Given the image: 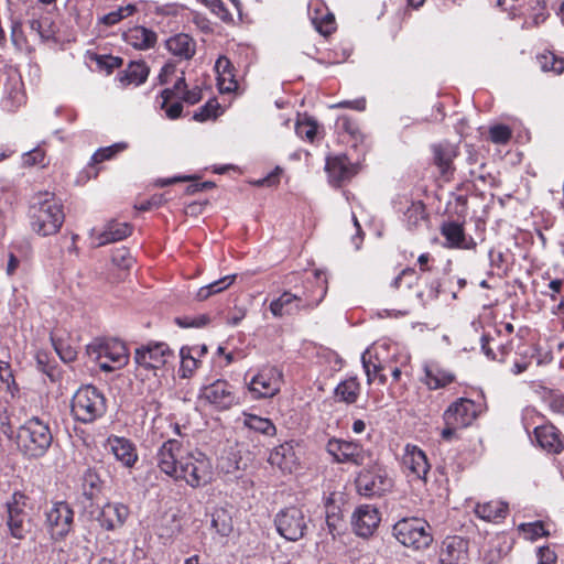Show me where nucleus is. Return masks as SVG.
I'll return each instance as SVG.
<instances>
[{
	"label": "nucleus",
	"instance_id": "nucleus-49",
	"mask_svg": "<svg viewBox=\"0 0 564 564\" xmlns=\"http://www.w3.org/2000/svg\"><path fill=\"white\" fill-rule=\"evenodd\" d=\"M51 340L55 351L64 362H70L76 359L77 351L73 347L65 344L62 339L51 337Z\"/></svg>",
	"mask_w": 564,
	"mask_h": 564
},
{
	"label": "nucleus",
	"instance_id": "nucleus-1",
	"mask_svg": "<svg viewBox=\"0 0 564 564\" xmlns=\"http://www.w3.org/2000/svg\"><path fill=\"white\" fill-rule=\"evenodd\" d=\"M29 215L32 230L43 237L58 232L65 218L62 204L47 192L33 198Z\"/></svg>",
	"mask_w": 564,
	"mask_h": 564
},
{
	"label": "nucleus",
	"instance_id": "nucleus-29",
	"mask_svg": "<svg viewBox=\"0 0 564 564\" xmlns=\"http://www.w3.org/2000/svg\"><path fill=\"white\" fill-rule=\"evenodd\" d=\"M166 48L172 55L188 61L196 53V42L189 35L180 33L166 41Z\"/></svg>",
	"mask_w": 564,
	"mask_h": 564
},
{
	"label": "nucleus",
	"instance_id": "nucleus-55",
	"mask_svg": "<svg viewBox=\"0 0 564 564\" xmlns=\"http://www.w3.org/2000/svg\"><path fill=\"white\" fill-rule=\"evenodd\" d=\"M416 279L417 276L415 270L411 268H405L392 280L391 288L399 290L401 289L403 282H405L406 288H411L412 283Z\"/></svg>",
	"mask_w": 564,
	"mask_h": 564
},
{
	"label": "nucleus",
	"instance_id": "nucleus-9",
	"mask_svg": "<svg viewBox=\"0 0 564 564\" xmlns=\"http://www.w3.org/2000/svg\"><path fill=\"white\" fill-rule=\"evenodd\" d=\"M26 496L14 492L12 501L8 502V528L13 538L22 540L31 532L32 523L29 512L25 510Z\"/></svg>",
	"mask_w": 564,
	"mask_h": 564
},
{
	"label": "nucleus",
	"instance_id": "nucleus-62",
	"mask_svg": "<svg viewBox=\"0 0 564 564\" xmlns=\"http://www.w3.org/2000/svg\"><path fill=\"white\" fill-rule=\"evenodd\" d=\"M335 19L333 15H327L321 22L316 23L317 31L323 35H328L333 32Z\"/></svg>",
	"mask_w": 564,
	"mask_h": 564
},
{
	"label": "nucleus",
	"instance_id": "nucleus-27",
	"mask_svg": "<svg viewBox=\"0 0 564 564\" xmlns=\"http://www.w3.org/2000/svg\"><path fill=\"white\" fill-rule=\"evenodd\" d=\"M217 72V86L221 94L234 93L238 89L239 84L234 74V65L226 56H219L215 64Z\"/></svg>",
	"mask_w": 564,
	"mask_h": 564
},
{
	"label": "nucleus",
	"instance_id": "nucleus-23",
	"mask_svg": "<svg viewBox=\"0 0 564 564\" xmlns=\"http://www.w3.org/2000/svg\"><path fill=\"white\" fill-rule=\"evenodd\" d=\"M403 465L410 471V475L417 479H425L430 464L425 453L416 445L408 444L404 448Z\"/></svg>",
	"mask_w": 564,
	"mask_h": 564
},
{
	"label": "nucleus",
	"instance_id": "nucleus-61",
	"mask_svg": "<svg viewBox=\"0 0 564 564\" xmlns=\"http://www.w3.org/2000/svg\"><path fill=\"white\" fill-rule=\"evenodd\" d=\"M44 151L41 149H34L24 155V163L29 165H43L44 166Z\"/></svg>",
	"mask_w": 564,
	"mask_h": 564
},
{
	"label": "nucleus",
	"instance_id": "nucleus-43",
	"mask_svg": "<svg viewBox=\"0 0 564 564\" xmlns=\"http://www.w3.org/2000/svg\"><path fill=\"white\" fill-rule=\"evenodd\" d=\"M135 10L137 9L134 4L119 7L118 9L99 18V22L107 26H112L119 23L121 20L132 15L135 12Z\"/></svg>",
	"mask_w": 564,
	"mask_h": 564
},
{
	"label": "nucleus",
	"instance_id": "nucleus-28",
	"mask_svg": "<svg viewBox=\"0 0 564 564\" xmlns=\"http://www.w3.org/2000/svg\"><path fill=\"white\" fill-rule=\"evenodd\" d=\"M129 516L128 508L122 503H107L102 507L98 521L106 530H115L123 525Z\"/></svg>",
	"mask_w": 564,
	"mask_h": 564
},
{
	"label": "nucleus",
	"instance_id": "nucleus-24",
	"mask_svg": "<svg viewBox=\"0 0 564 564\" xmlns=\"http://www.w3.org/2000/svg\"><path fill=\"white\" fill-rule=\"evenodd\" d=\"M536 444L544 451L558 454L564 449V442L560 431L553 424H543L534 429Z\"/></svg>",
	"mask_w": 564,
	"mask_h": 564
},
{
	"label": "nucleus",
	"instance_id": "nucleus-41",
	"mask_svg": "<svg viewBox=\"0 0 564 564\" xmlns=\"http://www.w3.org/2000/svg\"><path fill=\"white\" fill-rule=\"evenodd\" d=\"M29 26L32 31H34L41 40L50 41L55 40L56 30L54 28V23L50 21L47 18L43 19H32L29 21Z\"/></svg>",
	"mask_w": 564,
	"mask_h": 564
},
{
	"label": "nucleus",
	"instance_id": "nucleus-20",
	"mask_svg": "<svg viewBox=\"0 0 564 564\" xmlns=\"http://www.w3.org/2000/svg\"><path fill=\"white\" fill-rule=\"evenodd\" d=\"M106 448H108L116 459L127 468H131L138 460L135 445L126 437L111 435L107 438Z\"/></svg>",
	"mask_w": 564,
	"mask_h": 564
},
{
	"label": "nucleus",
	"instance_id": "nucleus-10",
	"mask_svg": "<svg viewBox=\"0 0 564 564\" xmlns=\"http://www.w3.org/2000/svg\"><path fill=\"white\" fill-rule=\"evenodd\" d=\"M74 511L65 501H58L45 512V527L54 540L64 539L72 530Z\"/></svg>",
	"mask_w": 564,
	"mask_h": 564
},
{
	"label": "nucleus",
	"instance_id": "nucleus-46",
	"mask_svg": "<svg viewBox=\"0 0 564 564\" xmlns=\"http://www.w3.org/2000/svg\"><path fill=\"white\" fill-rule=\"evenodd\" d=\"M35 361L37 369L45 373L52 382L58 379L59 371L56 366L50 362L48 355L45 351H37L35 355Z\"/></svg>",
	"mask_w": 564,
	"mask_h": 564
},
{
	"label": "nucleus",
	"instance_id": "nucleus-53",
	"mask_svg": "<svg viewBox=\"0 0 564 564\" xmlns=\"http://www.w3.org/2000/svg\"><path fill=\"white\" fill-rule=\"evenodd\" d=\"M111 259L112 262L121 269H129L134 262L133 257L126 247L115 249Z\"/></svg>",
	"mask_w": 564,
	"mask_h": 564
},
{
	"label": "nucleus",
	"instance_id": "nucleus-48",
	"mask_svg": "<svg viewBox=\"0 0 564 564\" xmlns=\"http://www.w3.org/2000/svg\"><path fill=\"white\" fill-rule=\"evenodd\" d=\"M295 132L300 138L313 142L317 133V123L312 119L297 121Z\"/></svg>",
	"mask_w": 564,
	"mask_h": 564
},
{
	"label": "nucleus",
	"instance_id": "nucleus-31",
	"mask_svg": "<svg viewBox=\"0 0 564 564\" xmlns=\"http://www.w3.org/2000/svg\"><path fill=\"white\" fill-rule=\"evenodd\" d=\"M424 379L423 382L431 390H436L446 387L452 383L455 379L454 375L444 370L436 362H429L424 366Z\"/></svg>",
	"mask_w": 564,
	"mask_h": 564
},
{
	"label": "nucleus",
	"instance_id": "nucleus-30",
	"mask_svg": "<svg viewBox=\"0 0 564 564\" xmlns=\"http://www.w3.org/2000/svg\"><path fill=\"white\" fill-rule=\"evenodd\" d=\"M123 37L129 45L138 50L152 48L158 41V35L154 31L141 25L129 29L123 34Z\"/></svg>",
	"mask_w": 564,
	"mask_h": 564
},
{
	"label": "nucleus",
	"instance_id": "nucleus-16",
	"mask_svg": "<svg viewBox=\"0 0 564 564\" xmlns=\"http://www.w3.org/2000/svg\"><path fill=\"white\" fill-rule=\"evenodd\" d=\"M282 371L270 367L260 371L249 383V390L254 399L272 398L281 389Z\"/></svg>",
	"mask_w": 564,
	"mask_h": 564
},
{
	"label": "nucleus",
	"instance_id": "nucleus-14",
	"mask_svg": "<svg viewBox=\"0 0 564 564\" xmlns=\"http://www.w3.org/2000/svg\"><path fill=\"white\" fill-rule=\"evenodd\" d=\"M356 487L365 497L381 496L392 487V479L382 469H365L356 478Z\"/></svg>",
	"mask_w": 564,
	"mask_h": 564
},
{
	"label": "nucleus",
	"instance_id": "nucleus-52",
	"mask_svg": "<svg viewBox=\"0 0 564 564\" xmlns=\"http://www.w3.org/2000/svg\"><path fill=\"white\" fill-rule=\"evenodd\" d=\"M511 129L505 124H496L489 129V138L497 144H506L511 139Z\"/></svg>",
	"mask_w": 564,
	"mask_h": 564
},
{
	"label": "nucleus",
	"instance_id": "nucleus-19",
	"mask_svg": "<svg viewBox=\"0 0 564 564\" xmlns=\"http://www.w3.org/2000/svg\"><path fill=\"white\" fill-rule=\"evenodd\" d=\"M380 513L370 505L359 506L352 513L351 524L354 532L361 538L371 536L380 523Z\"/></svg>",
	"mask_w": 564,
	"mask_h": 564
},
{
	"label": "nucleus",
	"instance_id": "nucleus-39",
	"mask_svg": "<svg viewBox=\"0 0 564 564\" xmlns=\"http://www.w3.org/2000/svg\"><path fill=\"white\" fill-rule=\"evenodd\" d=\"M128 149L127 142H117L112 145L98 149L90 159V166H95L105 161L113 159L117 154Z\"/></svg>",
	"mask_w": 564,
	"mask_h": 564
},
{
	"label": "nucleus",
	"instance_id": "nucleus-59",
	"mask_svg": "<svg viewBox=\"0 0 564 564\" xmlns=\"http://www.w3.org/2000/svg\"><path fill=\"white\" fill-rule=\"evenodd\" d=\"M538 564H556V554L549 546L540 547L538 551Z\"/></svg>",
	"mask_w": 564,
	"mask_h": 564
},
{
	"label": "nucleus",
	"instance_id": "nucleus-60",
	"mask_svg": "<svg viewBox=\"0 0 564 564\" xmlns=\"http://www.w3.org/2000/svg\"><path fill=\"white\" fill-rule=\"evenodd\" d=\"M0 380L7 384L8 388L14 383L13 372L9 362L0 360Z\"/></svg>",
	"mask_w": 564,
	"mask_h": 564
},
{
	"label": "nucleus",
	"instance_id": "nucleus-12",
	"mask_svg": "<svg viewBox=\"0 0 564 564\" xmlns=\"http://www.w3.org/2000/svg\"><path fill=\"white\" fill-rule=\"evenodd\" d=\"M325 293L326 290L322 289L319 299L316 301H308L307 299H303L302 296L292 294L291 292H284L270 303L269 308L274 317L292 315L302 310L310 311L321 303Z\"/></svg>",
	"mask_w": 564,
	"mask_h": 564
},
{
	"label": "nucleus",
	"instance_id": "nucleus-44",
	"mask_svg": "<svg viewBox=\"0 0 564 564\" xmlns=\"http://www.w3.org/2000/svg\"><path fill=\"white\" fill-rule=\"evenodd\" d=\"M409 228H415L426 218L425 206L421 200L412 202L404 213Z\"/></svg>",
	"mask_w": 564,
	"mask_h": 564
},
{
	"label": "nucleus",
	"instance_id": "nucleus-37",
	"mask_svg": "<svg viewBox=\"0 0 564 564\" xmlns=\"http://www.w3.org/2000/svg\"><path fill=\"white\" fill-rule=\"evenodd\" d=\"M360 393V384L357 378H349L341 381L335 389V395L345 403H355Z\"/></svg>",
	"mask_w": 564,
	"mask_h": 564
},
{
	"label": "nucleus",
	"instance_id": "nucleus-17",
	"mask_svg": "<svg viewBox=\"0 0 564 564\" xmlns=\"http://www.w3.org/2000/svg\"><path fill=\"white\" fill-rule=\"evenodd\" d=\"M433 164L446 182L453 178L455 172L454 159L458 155V148L447 141L431 145Z\"/></svg>",
	"mask_w": 564,
	"mask_h": 564
},
{
	"label": "nucleus",
	"instance_id": "nucleus-13",
	"mask_svg": "<svg viewBox=\"0 0 564 564\" xmlns=\"http://www.w3.org/2000/svg\"><path fill=\"white\" fill-rule=\"evenodd\" d=\"M200 399L215 410L225 411L238 404V398L231 384L226 380H216L202 389Z\"/></svg>",
	"mask_w": 564,
	"mask_h": 564
},
{
	"label": "nucleus",
	"instance_id": "nucleus-40",
	"mask_svg": "<svg viewBox=\"0 0 564 564\" xmlns=\"http://www.w3.org/2000/svg\"><path fill=\"white\" fill-rule=\"evenodd\" d=\"M182 378H189L199 366V359L193 354V349L184 346L180 350Z\"/></svg>",
	"mask_w": 564,
	"mask_h": 564
},
{
	"label": "nucleus",
	"instance_id": "nucleus-64",
	"mask_svg": "<svg viewBox=\"0 0 564 564\" xmlns=\"http://www.w3.org/2000/svg\"><path fill=\"white\" fill-rule=\"evenodd\" d=\"M549 405L555 413L564 415V397L560 394H553L550 398Z\"/></svg>",
	"mask_w": 564,
	"mask_h": 564
},
{
	"label": "nucleus",
	"instance_id": "nucleus-36",
	"mask_svg": "<svg viewBox=\"0 0 564 564\" xmlns=\"http://www.w3.org/2000/svg\"><path fill=\"white\" fill-rule=\"evenodd\" d=\"M212 528L221 536H228L234 529L230 512L225 508H215L212 512Z\"/></svg>",
	"mask_w": 564,
	"mask_h": 564
},
{
	"label": "nucleus",
	"instance_id": "nucleus-47",
	"mask_svg": "<svg viewBox=\"0 0 564 564\" xmlns=\"http://www.w3.org/2000/svg\"><path fill=\"white\" fill-rule=\"evenodd\" d=\"M361 361L365 372L367 375L368 383H371L376 379L377 373L387 368V366L382 365L381 361L378 359L377 361H372V356L369 350H366L362 354Z\"/></svg>",
	"mask_w": 564,
	"mask_h": 564
},
{
	"label": "nucleus",
	"instance_id": "nucleus-26",
	"mask_svg": "<svg viewBox=\"0 0 564 564\" xmlns=\"http://www.w3.org/2000/svg\"><path fill=\"white\" fill-rule=\"evenodd\" d=\"M268 463L284 474H291L297 466V457L293 445L285 442L274 447L268 457Z\"/></svg>",
	"mask_w": 564,
	"mask_h": 564
},
{
	"label": "nucleus",
	"instance_id": "nucleus-5",
	"mask_svg": "<svg viewBox=\"0 0 564 564\" xmlns=\"http://www.w3.org/2000/svg\"><path fill=\"white\" fill-rule=\"evenodd\" d=\"M213 478L210 459L202 452H189L180 460L175 480H184L193 488L205 486Z\"/></svg>",
	"mask_w": 564,
	"mask_h": 564
},
{
	"label": "nucleus",
	"instance_id": "nucleus-32",
	"mask_svg": "<svg viewBox=\"0 0 564 564\" xmlns=\"http://www.w3.org/2000/svg\"><path fill=\"white\" fill-rule=\"evenodd\" d=\"M149 73L150 68L144 62L132 61L129 63L124 70L118 74V80L122 84V86H128L131 84L139 86L147 80Z\"/></svg>",
	"mask_w": 564,
	"mask_h": 564
},
{
	"label": "nucleus",
	"instance_id": "nucleus-15",
	"mask_svg": "<svg viewBox=\"0 0 564 564\" xmlns=\"http://www.w3.org/2000/svg\"><path fill=\"white\" fill-rule=\"evenodd\" d=\"M480 413V406L467 398H459L443 413V422L459 425L463 429L471 425Z\"/></svg>",
	"mask_w": 564,
	"mask_h": 564
},
{
	"label": "nucleus",
	"instance_id": "nucleus-7",
	"mask_svg": "<svg viewBox=\"0 0 564 564\" xmlns=\"http://www.w3.org/2000/svg\"><path fill=\"white\" fill-rule=\"evenodd\" d=\"M87 354L100 361V368L112 371L116 366L121 367L128 361V350L120 340H96L87 346Z\"/></svg>",
	"mask_w": 564,
	"mask_h": 564
},
{
	"label": "nucleus",
	"instance_id": "nucleus-56",
	"mask_svg": "<svg viewBox=\"0 0 564 564\" xmlns=\"http://www.w3.org/2000/svg\"><path fill=\"white\" fill-rule=\"evenodd\" d=\"M97 63L100 68L106 69L107 73H111L115 68H119L122 65V58L111 55H101L97 57Z\"/></svg>",
	"mask_w": 564,
	"mask_h": 564
},
{
	"label": "nucleus",
	"instance_id": "nucleus-2",
	"mask_svg": "<svg viewBox=\"0 0 564 564\" xmlns=\"http://www.w3.org/2000/svg\"><path fill=\"white\" fill-rule=\"evenodd\" d=\"M53 443V433L48 423L33 416L18 430L17 444L28 458L43 457Z\"/></svg>",
	"mask_w": 564,
	"mask_h": 564
},
{
	"label": "nucleus",
	"instance_id": "nucleus-51",
	"mask_svg": "<svg viewBox=\"0 0 564 564\" xmlns=\"http://www.w3.org/2000/svg\"><path fill=\"white\" fill-rule=\"evenodd\" d=\"M220 108L219 102L216 99L208 100L204 106L199 108L194 115L196 121H206L217 117V110Z\"/></svg>",
	"mask_w": 564,
	"mask_h": 564
},
{
	"label": "nucleus",
	"instance_id": "nucleus-38",
	"mask_svg": "<svg viewBox=\"0 0 564 564\" xmlns=\"http://www.w3.org/2000/svg\"><path fill=\"white\" fill-rule=\"evenodd\" d=\"M236 280V274L226 275L217 281L209 283L208 285L202 286L197 293L196 299L198 301H206L214 294L227 290Z\"/></svg>",
	"mask_w": 564,
	"mask_h": 564
},
{
	"label": "nucleus",
	"instance_id": "nucleus-54",
	"mask_svg": "<svg viewBox=\"0 0 564 564\" xmlns=\"http://www.w3.org/2000/svg\"><path fill=\"white\" fill-rule=\"evenodd\" d=\"M519 529L531 540L549 535V531L545 530L544 524L541 521L522 523L519 525Z\"/></svg>",
	"mask_w": 564,
	"mask_h": 564
},
{
	"label": "nucleus",
	"instance_id": "nucleus-11",
	"mask_svg": "<svg viewBox=\"0 0 564 564\" xmlns=\"http://www.w3.org/2000/svg\"><path fill=\"white\" fill-rule=\"evenodd\" d=\"M326 452L338 464H352L361 466L368 458V454L361 444L333 437L326 444Z\"/></svg>",
	"mask_w": 564,
	"mask_h": 564
},
{
	"label": "nucleus",
	"instance_id": "nucleus-22",
	"mask_svg": "<svg viewBox=\"0 0 564 564\" xmlns=\"http://www.w3.org/2000/svg\"><path fill=\"white\" fill-rule=\"evenodd\" d=\"M441 234L446 239V247L473 250L477 243L473 237H467L464 226L456 221H446L441 227Z\"/></svg>",
	"mask_w": 564,
	"mask_h": 564
},
{
	"label": "nucleus",
	"instance_id": "nucleus-33",
	"mask_svg": "<svg viewBox=\"0 0 564 564\" xmlns=\"http://www.w3.org/2000/svg\"><path fill=\"white\" fill-rule=\"evenodd\" d=\"M132 234V227L128 223H118L111 220L106 225L105 230L98 236V245L116 242L129 237Z\"/></svg>",
	"mask_w": 564,
	"mask_h": 564
},
{
	"label": "nucleus",
	"instance_id": "nucleus-58",
	"mask_svg": "<svg viewBox=\"0 0 564 564\" xmlns=\"http://www.w3.org/2000/svg\"><path fill=\"white\" fill-rule=\"evenodd\" d=\"M440 288H441V283L438 280H433L431 281V283L426 286V290L425 291H422L417 294L419 297H421L422 300H424V297H426V300H435L438 297V294H440Z\"/></svg>",
	"mask_w": 564,
	"mask_h": 564
},
{
	"label": "nucleus",
	"instance_id": "nucleus-35",
	"mask_svg": "<svg viewBox=\"0 0 564 564\" xmlns=\"http://www.w3.org/2000/svg\"><path fill=\"white\" fill-rule=\"evenodd\" d=\"M243 425L265 436H274L276 434V427L270 419L256 414L243 413Z\"/></svg>",
	"mask_w": 564,
	"mask_h": 564
},
{
	"label": "nucleus",
	"instance_id": "nucleus-21",
	"mask_svg": "<svg viewBox=\"0 0 564 564\" xmlns=\"http://www.w3.org/2000/svg\"><path fill=\"white\" fill-rule=\"evenodd\" d=\"M468 541L460 536H447L441 553L442 564H467Z\"/></svg>",
	"mask_w": 564,
	"mask_h": 564
},
{
	"label": "nucleus",
	"instance_id": "nucleus-8",
	"mask_svg": "<svg viewBox=\"0 0 564 564\" xmlns=\"http://www.w3.org/2000/svg\"><path fill=\"white\" fill-rule=\"evenodd\" d=\"M175 359L174 351L166 343L150 341L134 350V361L144 369L156 370Z\"/></svg>",
	"mask_w": 564,
	"mask_h": 564
},
{
	"label": "nucleus",
	"instance_id": "nucleus-18",
	"mask_svg": "<svg viewBox=\"0 0 564 564\" xmlns=\"http://www.w3.org/2000/svg\"><path fill=\"white\" fill-rule=\"evenodd\" d=\"M182 457H185L182 451V443L177 440H167L162 444L156 454L158 467L174 479L178 473Z\"/></svg>",
	"mask_w": 564,
	"mask_h": 564
},
{
	"label": "nucleus",
	"instance_id": "nucleus-3",
	"mask_svg": "<svg viewBox=\"0 0 564 564\" xmlns=\"http://www.w3.org/2000/svg\"><path fill=\"white\" fill-rule=\"evenodd\" d=\"M106 411L107 400L96 387L86 384L74 393L70 412L76 421L90 424L100 419Z\"/></svg>",
	"mask_w": 564,
	"mask_h": 564
},
{
	"label": "nucleus",
	"instance_id": "nucleus-6",
	"mask_svg": "<svg viewBox=\"0 0 564 564\" xmlns=\"http://www.w3.org/2000/svg\"><path fill=\"white\" fill-rule=\"evenodd\" d=\"M308 521L304 511L295 506L281 509L274 517L278 533L291 542H296L306 535Z\"/></svg>",
	"mask_w": 564,
	"mask_h": 564
},
{
	"label": "nucleus",
	"instance_id": "nucleus-57",
	"mask_svg": "<svg viewBox=\"0 0 564 564\" xmlns=\"http://www.w3.org/2000/svg\"><path fill=\"white\" fill-rule=\"evenodd\" d=\"M283 170L279 166H276L270 174H268L265 177L259 180L256 182L258 186H276L280 183V176L282 174Z\"/></svg>",
	"mask_w": 564,
	"mask_h": 564
},
{
	"label": "nucleus",
	"instance_id": "nucleus-50",
	"mask_svg": "<svg viewBox=\"0 0 564 564\" xmlns=\"http://www.w3.org/2000/svg\"><path fill=\"white\" fill-rule=\"evenodd\" d=\"M210 11L224 22H231L232 14L224 0H204Z\"/></svg>",
	"mask_w": 564,
	"mask_h": 564
},
{
	"label": "nucleus",
	"instance_id": "nucleus-25",
	"mask_svg": "<svg viewBox=\"0 0 564 564\" xmlns=\"http://www.w3.org/2000/svg\"><path fill=\"white\" fill-rule=\"evenodd\" d=\"M325 169L330 182L337 185L350 180L357 173L356 166L350 163L345 154L328 158Z\"/></svg>",
	"mask_w": 564,
	"mask_h": 564
},
{
	"label": "nucleus",
	"instance_id": "nucleus-34",
	"mask_svg": "<svg viewBox=\"0 0 564 564\" xmlns=\"http://www.w3.org/2000/svg\"><path fill=\"white\" fill-rule=\"evenodd\" d=\"M474 511L476 516L482 520L498 521L507 517L508 505L502 501L477 503Z\"/></svg>",
	"mask_w": 564,
	"mask_h": 564
},
{
	"label": "nucleus",
	"instance_id": "nucleus-4",
	"mask_svg": "<svg viewBox=\"0 0 564 564\" xmlns=\"http://www.w3.org/2000/svg\"><path fill=\"white\" fill-rule=\"evenodd\" d=\"M395 539L413 550H425L433 542L432 527L422 518L411 517L399 520L392 528Z\"/></svg>",
	"mask_w": 564,
	"mask_h": 564
},
{
	"label": "nucleus",
	"instance_id": "nucleus-45",
	"mask_svg": "<svg viewBox=\"0 0 564 564\" xmlns=\"http://www.w3.org/2000/svg\"><path fill=\"white\" fill-rule=\"evenodd\" d=\"M325 527L326 528H323L322 532L319 533L322 540H326L327 536H330L332 540H335L336 536L340 534L343 529L341 516L326 514Z\"/></svg>",
	"mask_w": 564,
	"mask_h": 564
},
{
	"label": "nucleus",
	"instance_id": "nucleus-63",
	"mask_svg": "<svg viewBox=\"0 0 564 564\" xmlns=\"http://www.w3.org/2000/svg\"><path fill=\"white\" fill-rule=\"evenodd\" d=\"M176 72V65L174 63H166L160 74H159V83L164 85L169 82L170 77L173 76Z\"/></svg>",
	"mask_w": 564,
	"mask_h": 564
},
{
	"label": "nucleus",
	"instance_id": "nucleus-42",
	"mask_svg": "<svg viewBox=\"0 0 564 564\" xmlns=\"http://www.w3.org/2000/svg\"><path fill=\"white\" fill-rule=\"evenodd\" d=\"M102 480L99 475L94 469H87L83 477L84 495L91 500L98 492H100Z\"/></svg>",
	"mask_w": 564,
	"mask_h": 564
}]
</instances>
